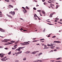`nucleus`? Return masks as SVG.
<instances>
[{
  "instance_id": "f257e3e1",
  "label": "nucleus",
  "mask_w": 62,
  "mask_h": 62,
  "mask_svg": "<svg viewBox=\"0 0 62 62\" xmlns=\"http://www.w3.org/2000/svg\"><path fill=\"white\" fill-rule=\"evenodd\" d=\"M47 46H52L50 47L51 49H54V48L55 47V46H53V44H51V45H47Z\"/></svg>"
},
{
  "instance_id": "f03ea898",
  "label": "nucleus",
  "mask_w": 62,
  "mask_h": 62,
  "mask_svg": "<svg viewBox=\"0 0 62 62\" xmlns=\"http://www.w3.org/2000/svg\"><path fill=\"white\" fill-rule=\"evenodd\" d=\"M22 8L23 9H24H24L23 10V11L24 13L25 14V13H26V12H27L26 11V9H25V8H24V7H22Z\"/></svg>"
},
{
  "instance_id": "7ed1b4c3",
  "label": "nucleus",
  "mask_w": 62,
  "mask_h": 62,
  "mask_svg": "<svg viewBox=\"0 0 62 62\" xmlns=\"http://www.w3.org/2000/svg\"><path fill=\"white\" fill-rule=\"evenodd\" d=\"M4 42H8V41H10L11 40L10 39H5L4 40Z\"/></svg>"
},
{
  "instance_id": "20e7f679",
  "label": "nucleus",
  "mask_w": 62,
  "mask_h": 62,
  "mask_svg": "<svg viewBox=\"0 0 62 62\" xmlns=\"http://www.w3.org/2000/svg\"><path fill=\"white\" fill-rule=\"evenodd\" d=\"M9 13H10V14H11L14 15H15V13L14 11L13 12L11 11L9 12Z\"/></svg>"
},
{
  "instance_id": "39448f33",
  "label": "nucleus",
  "mask_w": 62,
  "mask_h": 62,
  "mask_svg": "<svg viewBox=\"0 0 62 62\" xmlns=\"http://www.w3.org/2000/svg\"><path fill=\"white\" fill-rule=\"evenodd\" d=\"M24 48V47H19L18 49H17L16 50V51H18L19 52L20 51V49H23V48Z\"/></svg>"
},
{
  "instance_id": "423d86ee",
  "label": "nucleus",
  "mask_w": 62,
  "mask_h": 62,
  "mask_svg": "<svg viewBox=\"0 0 62 62\" xmlns=\"http://www.w3.org/2000/svg\"><path fill=\"white\" fill-rule=\"evenodd\" d=\"M22 53V51H21L20 52H18L17 53H16V54H17V55H18V54H21V53Z\"/></svg>"
},
{
  "instance_id": "0eeeda50",
  "label": "nucleus",
  "mask_w": 62,
  "mask_h": 62,
  "mask_svg": "<svg viewBox=\"0 0 62 62\" xmlns=\"http://www.w3.org/2000/svg\"><path fill=\"white\" fill-rule=\"evenodd\" d=\"M59 20V18H56L55 19V22H57V21Z\"/></svg>"
},
{
  "instance_id": "6e6552de",
  "label": "nucleus",
  "mask_w": 62,
  "mask_h": 62,
  "mask_svg": "<svg viewBox=\"0 0 62 62\" xmlns=\"http://www.w3.org/2000/svg\"><path fill=\"white\" fill-rule=\"evenodd\" d=\"M0 31H1V32H5V30H3V29L0 28Z\"/></svg>"
},
{
  "instance_id": "1a4fd4ad",
  "label": "nucleus",
  "mask_w": 62,
  "mask_h": 62,
  "mask_svg": "<svg viewBox=\"0 0 62 62\" xmlns=\"http://www.w3.org/2000/svg\"><path fill=\"white\" fill-rule=\"evenodd\" d=\"M7 15L8 17H9V18H12V16H10L8 14Z\"/></svg>"
},
{
  "instance_id": "9d476101",
  "label": "nucleus",
  "mask_w": 62,
  "mask_h": 62,
  "mask_svg": "<svg viewBox=\"0 0 62 62\" xmlns=\"http://www.w3.org/2000/svg\"><path fill=\"white\" fill-rule=\"evenodd\" d=\"M54 42H56V43H61V42H60L58 41H54Z\"/></svg>"
},
{
  "instance_id": "9b49d317",
  "label": "nucleus",
  "mask_w": 62,
  "mask_h": 62,
  "mask_svg": "<svg viewBox=\"0 0 62 62\" xmlns=\"http://www.w3.org/2000/svg\"><path fill=\"white\" fill-rule=\"evenodd\" d=\"M39 51H35L34 52H33L32 53V54H36V52H39Z\"/></svg>"
},
{
  "instance_id": "f8f14e48",
  "label": "nucleus",
  "mask_w": 62,
  "mask_h": 62,
  "mask_svg": "<svg viewBox=\"0 0 62 62\" xmlns=\"http://www.w3.org/2000/svg\"><path fill=\"white\" fill-rule=\"evenodd\" d=\"M39 61L41 62H42V61L39 60H38L37 61H34V62H38Z\"/></svg>"
},
{
  "instance_id": "ddd939ff",
  "label": "nucleus",
  "mask_w": 62,
  "mask_h": 62,
  "mask_svg": "<svg viewBox=\"0 0 62 62\" xmlns=\"http://www.w3.org/2000/svg\"><path fill=\"white\" fill-rule=\"evenodd\" d=\"M9 8H10V7L13 8V6L11 5H9Z\"/></svg>"
},
{
  "instance_id": "4468645a",
  "label": "nucleus",
  "mask_w": 62,
  "mask_h": 62,
  "mask_svg": "<svg viewBox=\"0 0 62 62\" xmlns=\"http://www.w3.org/2000/svg\"><path fill=\"white\" fill-rule=\"evenodd\" d=\"M49 17H50V18H52V17H53V15L52 14H50Z\"/></svg>"
},
{
  "instance_id": "2eb2a0df",
  "label": "nucleus",
  "mask_w": 62,
  "mask_h": 62,
  "mask_svg": "<svg viewBox=\"0 0 62 62\" xmlns=\"http://www.w3.org/2000/svg\"><path fill=\"white\" fill-rule=\"evenodd\" d=\"M30 53V51H27L25 53L26 54H29Z\"/></svg>"
},
{
  "instance_id": "dca6fc26",
  "label": "nucleus",
  "mask_w": 62,
  "mask_h": 62,
  "mask_svg": "<svg viewBox=\"0 0 62 62\" xmlns=\"http://www.w3.org/2000/svg\"><path fill=\"white\" fill-rule=\"evenodd\" d=\"M10 42H11V43H15V42L13 41H10Z\"/></svg>"
},
{
  "instance_id": "f3484780",
  "label": "nucleus",
  "mask_w": 62,
  "mask_h": 62,
  "mask_svg": "<svg viewBox=\"0 0 62 62\" xmlns=\"http://www.w3.org/2000/svg\"><path fill=\"white\" fill-rule=\"evenodd\" d=\"M34 17H38V16H37V15L36 14H34Z\"/></svg>"
},
{
  "instance_id": "a211bd4d",
  "label": "nucleus",
  "mask_w": 62,
  "mask_h": 62,
  "mask_svg": "<svg viewBox=\"0 0 62 62\" xmlns=\"http://www.w3.org/2000/svg\"><path fill=\"white\" fill-rule=\"evenodd\" d=\"M41 12L43 14H45V13L44 11H42Z\"/></svg>"
},
{
  "instance_id": "6ab92c4d",
  "label": "nucleus",
  "mask_w": 62,
  "mask_h": 62,
  "mask_svg": "<svg viewBox=\"0 0 62 62\" xmlns=\"http://www.w3.org/2000/svg\"><path fill=\"white\" fill-rule=\"evenodd\" d=\"M11 53V51H10L8 53V54H10Z\"/></svg>"
},
{
  "instance_id": "aec40b11",
  "label": "nucleus",
  "mask_w": 62,
  "mask_h": 62,
  "mask_svg": "<svg viewBox=\"0 0 62 62\" xmlns=\"http://www.w3.org/2000/svg\"><path fill=\"white\" fill-rule=\"evenodd\" d=\"M38 12H41V10H38L37 11Z\"/></svg>"
},
{
  "instance_id": "412c9836",
  "label": "nucleus",
  "mask_w": 62,
  "mask_h": 62,
  "mask_svg": "<svg viewBox=\"0 0 62 62\" xmlns=\"http://www.w3.org/2000/svg\"><path fill=\"white\" fill-rule=\"evenodd\" d=\"M16 47H15L14 48L12 47V49L13 50H15V49H16Z\"/></svg>"
},
{
  "instance_id": "4be33fe9",
  "label": "nucleus",
  "mask_w": 62,
  "mask_h": 62,
  "mask_svg": "<svg viewBox=\"0 0 62 62\" xmlns=\"http://www.w3.org/2000/svg\"><path fill=\"white\" fill-rule=\"evenodd\" d=\"M56 49H57V50L60 49V48H59V47H57L56 48Z\"/></svg>"
},
{
  "instance_id": "5701e85b",
  "label": "nucleus",
  "mask_w": 62,
  "mask_h": 62,
  "mask_svg": "<svg viewBox=\"0 0 62 62\" xmlns=\"http://www.w3.org/2000/svg\"><path fill=\"white\" fill-rule=\"evenodd\" d=\"M45 49H48V48H49V47H44Z\"/></svg>"
},
{
  "instance_id": "b1692460",
  "label": "nucleus",
  "mask_w": 62,
  "mask_h": 62,
  "mask_svg": "<svg viewBox=\"0 0 62 62\" xmlns=\"http://www.w3.org/2000/svg\"><path fill=\"white\" fill-rule=\"evenodd\" d=\"M26 58H24L23 59V60H26Z\"/></svg>"
},
{
  "instance_id": "393cba45",
  "label": "nucleus",
  "mask_w": 62,
  "mask_h": 62,
  "mask_svg": "<svg viewBox=\"0 0 62 62\" xmlns=\"http://www.w3.org/2000/svg\"><path fill=\"white\" fill-rule=\"evenodd\" d=\"M5 1H6L7 2H9V0H5Z\"/></svg>"
},
{
  "instance_id": "a878e982",
  "label": "nucleus",
  "mask_w": 62,
  "mask_h": 62,
  "mask_svg": "<svg viewBox=\"0 0 62 62\" xmlns=\"http://www.w3.org/2000/svg\"><path fill=\"white\" fill-rule=\"evenodd\" d=\"M16 46H17V45H16L14 46V47H15V48L16 47Z\"/></svg>"
},
{
  "instance_id": "bb28decb",
  "label": "nucleus",
  "mask_w": 62,
  "mask_h": 62,
  "mask_svg": "<svg viewBox=\"0 0 62 62\" xmlns=\"http://www.w3.org/2000/svg\"><path fill=\"white\" fill-rule=\"evenodd\" d=\"M26 9H29V8H28V7H27V6H26Z\"/></svg>"
},
{
  "instance_id": "cd10ccee",
  "label": "nucleus",
  "mask_w": 62,
  "mask_h": 62,
  "mask_svg": "<svg viewBox=\"0 0 62 62\" xmlns=\"http://www.w3.org/2000/svg\"><path fill=\"white\" fill-rule=\"evenodd\" d=\"M42 54V53H40L38 55H41V54Z\"/></svg>"
},
{
  "instance_id": "c85d7f7f",
  "label": "nucleus",
  "mask_w": 62,
  "mask_h": 62,
  "mask_svg": "<svg viewBox=\"0 0 62 62\" xmlns=\"http://www.w3.org/2000/svg\"><path fill=\"white\" fill-rule=\"evenodd\" d=\"M9 44L8 43H6V44H4V45H8Z\"/></svg>"
},
{
  "instance_id": "c756f323",
  "label": "nucleus",
  "mask_w": 62,
  "mask_h": 62,
  "mask_svg": "<svg viewBox=\"0 0 62 62\" xmlns=\"http://www.w3.org/2000/svg\"><path fill=\"white\" fill-rule=\"evenodd\" d=\"M20 44H22V45H25V43H21Z\"/></svg>"
},
{
  "instance_id": "7c9ffc66",
  "label": "nucleus",
  "mask_w": 62,
  "mask_h": 62,
  "mask_svg": "<svg viewBox=\"0 0 62 62\" xmlns=\"http://www.w3.org/2000/svg\"><path fill=\"white\" fill-rule=\"evenodd\" d=\"M1 60L2 61H4V58H3V59H2Z\"/></svg>"
},
{
  "instance_id": "2f4dec72",
  "label": "nucleus",
  "mask_w": 62,
  "mask_h": 62,
  "mask_svg": "<svg viewBox=\"0 0 62 62\" xmlns=\"http://www.w3.org/2000/svg\"><path fill=\"white\" fill-rule=\"evenodd\" d=\"M2 16L3 15H2L0 14V17H3Z\"/></svg>"
},
{
  "instance_id": "473e14b6",
  "label": "nucleus",
  "mask_w": 62,
  "mask_h": 62,
  "mask_svg": "<svg viewBox=\"0 0 62 62\" xmlns=\"http://www.w3.org/2000/svg\"><path fill=\"white\" fill-rule=\"evenodd\" d=\"M50 5H51V6H54V4H50Z\"/></svg>"
},
{
  "instance_id": "72a5a7b5",
  "label": "nucleus",
  "mask_w": 62,
  "mask_h": 62,
  "mask_svg": "<svg viewBox=\"0 0 62 62\" xmlns=\"http://www.w3.org/2000/svg\"><path fill=\"white\" fill-rule=\"evenodd\" d=\"M54 60L50 61V62H54Z\"/></svg>"
},
{
  "instance_id": "f704fd0d",
  "label": "nucleus",
  "mask_w": 62,
  "mask_h": 62,
  "mask_svg": "<svg viewBox=\"0 0 62 62\" xmlns=\"http://www.w3.org/2000/svg\"><path fill=\"white\" fill-rule=\"evenodd\" d=\"M56 59L57 60H59V59H60V58H58Z\"/></svg>"
},
{
  "instance_id": "c9c22d12",
  "label": "nucleus",
  "mask_w": 62,
  "mask_h": 62,
  "mask_svg": "<svg viewBox=\"0 0 62 62\" xmlns=\"http://www.w3.org/2000/svg\"><path fill=\"white\" fill-rule=\"evenodd\" d=\"M53 50H51L50 51V53H51V52H53Z\"/></svg>"
},
{
  "instance_id": "e433bc0d",
  "label": "nucleus",
  "mask_w": 62,
  "mask_h": 62,
  "mask_svg": "<svg viewBox=\"0 0 62 62\" xmlns=\"http://www.w3.org/2000/svg\"><path fill=\"white\" fill-rule=\"evenodd\" d=\"M55 37H56V36H54L52 37V38H55Z\"/></svg>"
},
{
  "instance_id": "4c0bfd02",
  "label": "nucleus",
  "mask_w": 62,
  "mask_h": 62,
  "mask_svg": "<svg viewBox=\"0 0 62 62\" xmlns=\"http://www.w3.org/2000/svg\"><path fill=\"white\" fill-rule=\"evenodd\" d=\"M58 5H57L56 6V9H57V8H58Z\"/></svg>"
},
{
  "instance_id": "58836bf2",
  "label": "nucleus",
  "mask_w": 62,
  "mask_h": 62,
  "mask_svg": "<svg viewBox=\"0 0 62 62\" xmlns=\"http://www.w3.org/2000/svg\"><path fill=\"white\" fill-rule=\"evenodd\" d=\"M1 57V58H3V57H4V56H3V55L2 54V55Z\"/></svg>"
},
{
  "instance_id": "ea45409f",
  "label": "nucleus",
  "mask_w": 62,
  "mask_h": 62,
  "mask_svg": "<svg viewBox=\"0 0 62 62\" xmlns=\"http://www.w3.org/2000/svg\"><path fill=\"white\" fill-rule=\"evenodd\" d=\"M46 4H47V3H46V2H44V5H46Z\"/></svg>"
},
{
  "instance_id": "a19ab883",
  "label": "nucleus",
  "mask_w": 62,
  "mask_h": 62,
  "mask_svg": "<svg viewBox=\"0 0 62 62\" xmlns=\"http://www.w3.org/2000/svg\"><path fill=\"white\" fill-rule=\"evenodd\" d=\"M28 42H29V41L28 42H24V43H28Z\"/></svg>"
},
{
  "instance_id": "79ce46f5",
  "label": "nucleus",
  "mask_w": 62,
  "mask_h": 62,
  "mask_svg": "<svg viewBox=\"0 0 62 62\" xmlns=\"http://www.w3.org/2000/svg\"><path fill=\"white\" fill-rule=\"evenodd\" d=\"M55 13V12H54L53 13H51V14H52V15H54V14Z\"/></svg>"
},
{
  "instance_id": "37998d69",
  "label": "nucleus",
  "mask_w": 62,
  "mask_h": 62,
  "mask_svg": "<svg viewBox=\"0 0 62 62\" xmlns=\"http://www.w3.org/2000/svg\"><path fill=\"white\" fill-rule=\"evenodd\" d=\"M44 40V39H40V40Z\"/></svg>"
},
{
  "instance_id": "c03bdc74",
  "label": "nucleus",
  "mask_w": 62,
  "mask_h": 62,
  "mask_svg": "<svg viewBox=\"0 0 62 62\" xmlns=\"http://www.w3.org/2000/svg\"><path fill=\"white\" fill-rule=\"evenodd\" d=\"M58 23H59L60 24H62V23L60 22H58Z\"/></svg>"
},
{
  "instance_id": "a18cd8bd",
  "label": "nucleus",
  "mask_w": 62,
  "mask_h": 62,
  "mask_svg": "<svg viewBox=\"0 0 62 62\" xmlns=\"http://www.w3.org/2000/svg\"><path fill=\"white\" fill-rule=\"evenodd\" d=\"M14 10H18V9H17L16 8L14 9Z\"/></svg>"
},
{
  "instance_id": "49530a36",
  "label": "nucleus",
  "mask_w": 62,
  "mask_h": 62,
  "mask_svg": "<svg viewBox=\"0 0 62 62\" xmlns=\"http://www.w3.org/2000/svg\"><path fill=\"white\" fill-rule=\"evenodd\" d=\"M40 15L41 16H42V14L40 13Z\"/></svg>"
},
{
  "instance_id": "de8ad7c7",
  "label": "nucleus",
  "mask_w": 62,
  "mask_h": 62,
  "mask_svg": "<svg viewBox=\"0 0 62 62\" xmlns=\"http://www.w3.org/2000/svg\"><path fill=\"white\" fill-rule=\"evenodd\" d=\"M37 41V40H35V41H33V42H36Z\"/></svg>"
},
{
  "instance_id": "09e8293b",
  "label": "nucleus",
  "mask_w": 62,
  "mask_h": 62,
  "mask_svg": "<svg viewBox=\"0 0 62 62\" xmlns=\"http://www.w3.org/2000/svg\"><path fill=\"white\" fill-rule=\"evenodd\" d=\"M35 39H36L35 38H33V40H35Z\"/></svg>"
},
{
  "instance_id": "8fccbe9b",
  "label": "nucleus",
  "mask_w": 62,
  "mask_h": 62,
  "mask_svg": "<svg viewBox=\"0 0 62 62\" xmlns=\"http://www.w3.org/2000/svg\"><path fill=\"white\" fill-rule=\"evenodd\" d=\"M33 9L34 10H36V9L35 8H33Z\"/></svg>"
},
{
  "instance_id": "3c124183",
  "label": "nucleus",
  "mask_w": 62,
  "mask_h": 62,
  "mask_svg": "<svg viewBox=\"0 0 62 62\" xmlns=\"http://www.w3.org/2000/svg\"><path fill=\"white\" fill-rule=\"evenodd\" d=\"M38 19L39 20H41L40 18H39V17H38Z\"/></svg>"
},
{
  "instance_id": "603ef678",
  "label": "nucleus",
  "mask_w": 62,
  "mask_h": 62,
  "mask_svg": "<svg viewBox=\"0 0 62 62\" xmlns=\"http://www.w3.org/2000/svg\"><path fill=\"white\" fill-rule=\"evenodd\" d=\"M1 55H2V54H0V57H1Z\"/></svg>"
},
{
  "instance_id": "864d4df0",
  "label": "nucleus",
  "mask_w": 62,
  "mask_h": 62,
  "mask_svg": "<svg viewBox=\"0 0 62 62\" xmlns=\"http://www.w3.org/2000/svg\"><path fill=\"white\" fill-rule=\"evenodd\" d=\"M25 44H29V43H25Z\"/></svg>"
},
{
  "instance_id": "5fc2aeb1",
  "label": "nucleus",
  "mask_w": 62,
  "mask_h": 62,
  "mask_svg": "<svg viewBox=\"0 0 62 62\" xmlns=\"http://www.w3.org/2000/svg\"><path fill=\"white\" fill-rule=\"evenodd\" d=\"M57 51V50L56 49H54V51Z\"/></svg>"
},
{
  "instance_id": "6e6d98bb",
  "label": "nucleus",
  "mask_w": 62,
  "mask_h": 62,
  "mask_svg": "<svg viewBox=\"0 0 62 62\" xmlns=\"http://www.w3.org/2000/svg\"><path fill=\"white\" fill-rule=\"evenodd\" d=\"M6 58H7V57H5L4 58H3L4 59H6Z\"/></svg>"
},
{
  "instance_id": "4d7b16f0",
  "label": "nucleus",
  "mask_w": 62,
  "mask_h": 62,
  "mask_svg": "<svg viewBox=\"0 0 62 62\" xmlns=\"http://www.w3.org/2000/svg\"><path fill=\"white\" fill-rule=\"evenodd\" d=\"M4 49H5L6 50H7V49H8V48H5Z\"/></svg>"
},
{
  "instance_id": "13d9d810",
  "label": "nucleus",
  "mask_w": 62,
  "mask_h": 62,
  "mask_svg": "<svg viewBox=\"0 0 62 62\" xmlns=\"http://www.w3.org/2000/svg\"><path fill=\"white\" fill-rule=\"evenodd\" d=\"M15 62H19V60H16L15 61Z\"/></svg>"
},
{
  "instance_id": "bf43d9fd",
  "label": "nucleus",
  "mask_w": 62,
  "mask_h": 62,
  "mask_svg": "<svg viewBox=\"0 0 62 62\" xmlns=\"http://www.w3.org/2000/svg\"><path fill=\"white\" fill-rule=\"evenodd\" d=\"M46 22H49L50 23V21H49L46 20Z\"/></svg>"
},
{
  "instance_id": "052dcab7",
  "label": "nucleus",
  "mask_w": 62,
  "mask_h": 62,
  "mask_svg": "<svg viewBox=\"0 0 62 62\" xmlns=\"http://www.w3.org/2000/svg\"><path fill=\"white\" fill-rule=\"evenodd\" d=\"M45 1V0H42V2H44Z\"/></svg>"
},
{
  "instance_id": "680f3d73",
  "label": "nucleus",
  "mask_w": 62,
  "mask_h": 62,
  "mask_svg": "<svg viewBox=\"0 0 62 62\" xmlns=\"http://www.w3.org/2000/svg\"><path fill=\"white\" fill-rule=\"evenodd\" d=\"M23 31H27V30H23Z\"/></svg>"
},
{
  "instance_id": "e2e57ef3",
  "label": "nucleus",
  "mask_w": 62,
  "mask_h": 62,
  "mask_svg": "<svg viewBox=\"0 0 62 62\" xmlns=\"http://www.w3.org/2000/svg\"><path fill=\"white\" fill-rule=\"evenodd\" d=\"M48 3H51V2H50V1H48Z\"/></svg>"
},
{
  "instance_id": "0e129e2a",
  "label": "nucleus",
  "mask_w": 62,
  "mask_h": 62,
  "mask_svg": "<svg viewBox=\"0 0 62 62\" xmlns=\"http://www.w3.org/2000/svg\"><path fill=\"white\" fill-rule=\"evenodd\" d=\"M2 42H4V40L2 41Z\"/></svg>"
},
{
  "instance_id": "69168bd1",
  "label": "nucleus",
  "mask_w": 62,
  "mask_h": 62,
  "mask_svg": "<svg viewBox=\"0 0 62 62\" xmlns=\"http://www.w3.org/2000/svg\"><path fill=\"white\" fill-rule=\"evenodd\" d=\"M60 22H61V21H62V19H61V20H60Z\"/></svg>"
},
{
  "instance_id": "338daca9",
  "label": "nucleus",
  "mask_w": 62,
  "mask_h": 62,
  "mask_svg": "<svg viewBox=\"0 0 62 62\" xmlns=\"http://www.w3.org/2000/svg\"><path fill=\"white\" fill-rule=\"evenodd\" d=\"M50 37V35H48L47 36V37Z\"/></svg>"
},
{
  "instance_id": "774afa93",
  "label": "nucleus",
  "mask_w": 62,
  "mask_h": 62,
  "mask_svg": "<svg viewBox=\"0 0 62 62\" xmlns=\"http://www.w3.org/2000/svg\"><path fill=\"white\" fill-rule=\"evenodd\" d=\"M60 62V61H56V62Z\"/></svg>"
}]
</instances>
